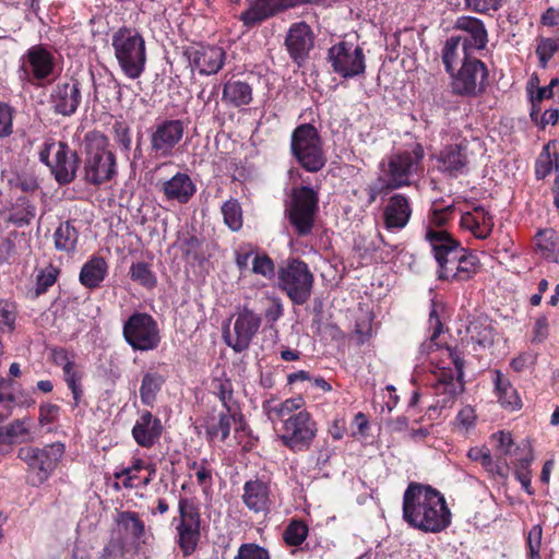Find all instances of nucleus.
I'll list each match as a JSON object with an SVG mask.
<instances>
[{"instance_id":"nucleus-46","label":"nucleus","mask_w":559,"mask_h":559,"mask_svg":"<svg viewBox=\"0 0 559 559\" xmlns=\"http://www.w3.org/2000/svg\"><path fill=\"white\" fill-rule=\"evenodd\" d=\"M118 523L123 530L134 538H140L144 535L145 525L135 512H121L118 515Z\"/></svg>"},{"instance_id":"nucleus-40","label":"nucleus","mask_w":559,"mask_h":559,"mask_svg":"<svg viewBox=\"0 0 559 559\" xmlns=\"http://www.w3.org/2000/svg\"><path fill=\"white\" fill-rule=\"evenodd\" d=\"M79 231L70 222L61 223L53 233V243L58 251L72 253L76 250Z\"/></svg>"},{"instance_id":"nucleus-8","label":"nucleus","mask_w":559,"mask_h":559,"mask_svg":"<svg viewBox=\"0 0 559 559\" xmlns=\"http://www.w3.org/2000/svg\"><path fill=\"white\" fill-rule=\"evenodd\" d=\"M447 353L454 369L439 368L435 372V382L432 389L436 396V407L448 408L451 407L455 397L463 392V367L464 361L460 353L455 348L447 347Z\"/></svg>"},{"instance_id":"nucleus-62","label":"nucleus","mask_w":559,"mask_h":559,"mask_svg":"<svg viewBox=\"0 0 559 559\" xmlns=\"http://www.w3.org/2000/svg\"><path fill=\"white\" fill-rule=\"evenodd\" d=\"M465 2L471 10L486 13L490 10L497 11L501 7L502 0H465Z\"/></svg>"},{"instance_id":"nucleus-32","label":"nucleus","mask_w":559,"mask_h":559,"mask_svg":"<svg viewBox=\"0 0 559 559\" xmlns=\"http://www.w3.org/2000/svg\"><path fill=\"white\" fill-rule=\"evenodd\" d=\"M222 100L236 108L249 105L252 100V87L245 81L230 79L223 86Z\"/></svg>"},{"instance_id":"nucleus-15","label":"nucleus","mask_w":559,"mask_h":559,"mask_svg":"<svg viewBox=\"0 0 559 559\" xmlns=\"http://www.w3.org/2000/svg\"><path fill=\"white\" fill-rule=\"evenodd\" d=\"M329 61L335 73L350 79L365 73L366 59L361 47L341 41L329 49Z\"/></svg>"},{"instance_id":"nucleus-45","label":"nucleus","mask_w":559,"mask_h":559,"mask_svg":"<svg viewBox=\"0 0 559 559\" xmlns=\"http://www.w3.org/2000/svg\"><path fill=\"white\" fill-rule=\"evenodd\" d=\"M454 262L456 263V272L454 281L463 282L472 277L477 271V258L473 254L466 253L465 249L456 255Z\"/></svg>"},{"instance_id":"nucleus-17","label":"nucleus","mask_w":559,"mask_h":559,"mask_svg":"<svg viewBox=\"0 0 559 559\" xmlns=\"http://www.w3.org/2000/svg\"><path fill=\"white\" fill-rule=\"evenodd\" d=\"M261 322L262 319L259 314L243 307L235 316L233 332L225 331L224 333L226 344L237 353L243 352L259 331Z\"/></svg>"},{"instance_id":"nucleus-55","label":"nucleus","mask_w":559,"mask_h":559,"mask_svg":"<svg viewBox=\"0 0 559 559\" xmlns=\"http://www.w3.org/2000/svg\"><path fill=\"white\" fill-rule=\"evenodd\" d=\"M542 536L543 528L539 524L534 525L527 535V548L531 559H542L540 557V548H542Z\"/></svg>"},{"instance_id":"nucleus-10","label":"nucleus","mask_w":559,"mask_h":559,"mask_svg":"<svg viewBox=\"0 0 559 559\" xmlns=\"http://www.w3.org/2000/svg\"><path fill=\"white\" fill-rule=\"evenodd\" d=\"M488 69L479 59L465 55L459 71L451 75V88L455 95L475 97L488 85Z\"/></svg>"},{"instance_id":"nucleus-53","label":"nucleus","mask_w":559,"mask_h":559,"mask_svg":"<svg viewBox=\"0 0 559 559\" xmlns=\"http://www.w3.org/2000/svg\"><path fill=\"white\" fill-rule=\"evenodd\" d=\"M63 374L64 381L67 382L69 389L71 390L76 405L82 394V390L80 386L81 374L78 371L73 370V362H67L66 366H63Z\"/></svg>"},{"instance_id":"nucleus-19","label":"nucleus","mask_w":559,"mask_h":559,"mask_svg":"<svg viewBox=\"0 0 559 559\" xmlns=\"http://www.w3.org/2000/svg\"><path fill=\"white\" fill-rule=\"evenodd\" d=\"M55 69L53 56L41 45L32 46L22 59L19 73L22 81L31 82V76L37 81L47 79Z\"/></svg>"},{"instance_id":"nucleus-43","label":"nucleus","mask_w":559,"mask_h":559,"mask_svg":"<svg viewBox=\"0 0 559 559\" xmlns=\"http://www.w3.org/2000/svg\"><path fill=\"white\" fill-rule=\"evenodd\" d=\"M214 394L219 400V405L215 407L231 409V412L240 411L237 401L234 399L231 382L227 379H216L213 381Z\"/></svg>"},{"instance_id":"nucleus-64","label":"nucleus","mask_w":559,"mask_h":559,"mask_svg":"<svg viewBox=\"0 0 559 559\" xmlns=\"http://www.w3.org/2000/svg\"><path fill=\"white\" fill-rule=\"evenodd\" d=\"M191 467L197 471L195 477L198 484L204 489L210 488L212 486V472L203 464H198L197 462H193Z\"/></svg>"},{"instance_id":"nucleus-51","label":"nucleus","mask_w":559,"mask_h":559,"mask_svg":"<svg viewBox=\"0 0 559 559\" xmlns=\"http://www.w3.org/2000/svg\"><path fill=\"white\" fill-rule=\"evenodd\" d=\"M308 535V526L301 521H293L284 532V539L290 546H299Z\"/></svg>"},{"instance_id":"nucleus-59","label":"nucleus","mask_w":559,"mask_h":559,"mask_svg":"<svg viewBox=\"0 0 559 559\" xmlns=\"http://www.w3.org/2000/svg\"><path fill=\"white\" fill-rule=\"evenodd\" d=\"M234 559H269V554L255 544H243Z\"/></svg>"},{"instance_id":"nucleus-27","label":"nucleus","mask_w":559,"mask_h":559,"mask_svg":"<svg viewBox=\"0 0 559 559\" xmlns=\"http://www.w3.org/2000/svg\"><path fill=\"white\" fill-rule=\"evenodd\" d=\"M412 215V207L403 194H394L383 210L384 225L388 230L404 228Z\"/></svg>"},{"instance_id":"nucleus-52","label":"nucleus","mask_w":559,"mask_h":559,"mask_svg":"<svg viewBox=\"0 0 559 559\" xmlns=\"http://www.w3.org/2000/svg\"><path fill=\"white\" fill-rule=\"evenodd\" d=\"M559 49V43L556 38H542L538 41L536 48V55L538 56L542 68H546L548 61Z\"/></svg>"},{"instance_id":"nucleus-21","label":"nucleus","mask_w":559,"mask_h":559,"mask_svg":"<svg viewBox=\"0 0 559 559\" xmlns=\"http://www.w3.org/2000/svg\"><path fill=\"white\" fill-rule=\"evenodd\" d=\"M190 66L197 69L201 75L217 73L225 63L226 53L217 46H200L187 50Z\"/></svg>"},{"instance_id":"nucleus-31","label":"nucleus","mask_w":559,"mask_h":559,"mask_svg":"<svg viewBox=\"0 0 559 559\" xmlns=\"http://www.w3.org/2000/svg\"><path fill=\"white\" fill-rule=\"evenodd\" d=\"M242 501L254 513L265 512L270 506V488L260 479L246 481Z\"/></svg>"},{"instance_id":"nucleus-24","label":"nucleus","mask_w":559,"mask_h":559,"mask_svg":"<svg viewBox=\"0 0 559 559\" xmlns=\"http://www.w3.org/2000/svg\"><path fill=\"white\" fill-rule=\"evenodd\" d=\"M247 2L248 9L239 15V20L247 27H252L278 11L295 5V0H247Z\"/></svg>"},{"instance_id":"nucleus-3","label":"nucleus","mask_w":559,"mask_h":559,"mask_svg":"<svg viewBox=\"0 0 559 559\" xmlns=\"http://www.w3.org/2000/svg\"><path fill=\"white\" fill-rule=\"evenodd\" d=\"M108 146V139L98 132L85 136L84 179L87 183L100 186L117 174L116 157Z\"/></svg>"},{"instance_id":"nucleus-47","label":"nucleus","mask_w":559,"mask_h":559,"mask_svg":"<svg viewBox=\"0 0 559 559\" xmlns=\"http://www.w3.org/2000/svg\"><path fill=\"white\" fill-rule=\"evenodd\" d=\"M222 213L225 224L233 230L237 231L242 227V211L237 200L230 199L222 206Z\"/></svg>"},{"instance_id":"nucleus-48","label":"nucleus","mask_w":559,"mask_h":559,"mask_svg":"<svg viewBox=\"0 0 559 559\" xmlns=\"http://www.w3.org/2000/svg\"><path fill=\"white\" fill-rule=\"evenodd\" d=\"M130 277L133 282L146 288H153L157 283L155 274L145 262L132 263L130 266Z\"/></svg>"},{"instance_id":"nucleus-36","label":"nucleus","mask_w":559,"mask_h":559,"mask_svg":"<svg viewBox=\"0 0 559 559\" xmlns=\"http://www.w3.org/2000/svg\"><path fill=\"white\" fill-rule=\"evenodd\" d=\"M165 381V377L157 371L150 370L145 372L140 385L141 402L146 406L153 407Z\"/></svg>"},{"instance_id":"nucleus-6","label":"nucleus","mask_w":559,"mask_h":559,"mask_svg":"<svg viewBox=\"0 0 559 559\" xmlns=\"http://www.w3.org/2000/svg\"><path fill=\"white\" fill-rule=\"evenodd\" d=\"M39 159L46 164L60 185L74 180L80 164L79 155L66 142L48 139L39 152Z\"/></svg>"},{"instance_id":"nucleus-30","label":"nucleus","mask_w":559,"mask_h":559,"mask_svg":"<svg viewBox=\"0 0 559 559\" xmlns=\"http://www.w3.org/2000/svg\"><path fill=\"white\" fill-rule=\"evenodd\" d=\"M162 191L167 200L187 203L195 193V186L189 175L177 173L162 183Z\"/></svg>"},{"instance_id":"nucleus-61","label":"nucleus","mask_w":559,"mask_h":559,"mask_svg":"<svg viewBox=\"0 0 559 559\" xmlns=\"http://www.w3.org/2000/svg\"><path fill=\"white\" fill-rule=\"evenodd\" d=\"M12 133V109L9 105L0 102V136H8Z\"/></svg>"},{"instance_id":"nucleus-25","label":"nucleus","mask_w":559,"mask_h":559,"mask_svg":"<svg viewBox=\"0 0 559 559\" xmlns=\"http://www.w3.org/2000/svg\"><path fill=\"white\" fill-rule=\"evenodd\" d=\"M289 56L297 62L302 61L313 47V35L304 22L293 24L285 38Z\"/></svg>"},{"instance_id":"nucleus-41","label":"nucleus","mask_w":559,"mask_h":559,"mask_svg":"<svg viewBox=\"0 0 559 559\" xmlns=\"http://www.w3.org/2000/svg\"><path fill=\"white\" fill-rule=\"evenodd\" d=\"M536 248L540 255L549 261L559 263V238L554 229L539 230L536 236Z\"/></svg>"},{"instance_id":"nucleus-50","label":"nucleus","mask_w":559,"mask_h":559,"mask_svg":"<svg viewBox=\"0 0 559 559\" xmlns=\"http://www.w3.org/2000/svg\"><path fill=\"white\" fill-rule=\"evenodd\" d=\"M532 460L533 454L528 449L527 454L524 457H521L516 464H513L515 466L516 479L521 483L523 489L530 495L533 493L531 489V472L528 469V465Z\"/></svg>"},{"instance_id":"nucleus-56","label":"nucleus","mask_w":559,"mask_h":559,"mask_svg":"<svg viewBox=\"0 0 559 559\" xmlns=\"http://www.w3.org/2000/svg\"><path fill=\"white\" fill-rule=\"evenodd\" d=\"M274 263L266 254H255L252 260V273L271 278L274 275Z\"/></svg>"},{"instance_id":"nucleus-14","label":"nucleus","mask_w":559,"mask_h":559,"mask_svg":"<svg viewBox=\"0 0 559 559\" xmlns=\"http://www.w3.org/2000/svg\"><path fill=\"white\" fill-rule=\"evenodd\" d=\"M185 123L180 119H164L150 133V153L155 158H168L183 139Z\"/></svg>"},{"instance_id":"nucleus-33","label":"nucleus","mask_w":559,"mask_h":559,"mask_svg":"<svg viewBox=\"0 0 559 559\" xmlns=\"http://www.w3.org/2000/svg\"><path fill=\"white\" fill-rule=\"evenodd\" d=\"M492 441H496V455L497 463H500L502 466V476L504 475V469L508 468L510 464H516L521 457L516 456V452L520 450L519 447H514L513 440L509 432L499 431L491 437Z\"/></svg>"},{"instance_id":"nucleus-23","label":"nucleus","mask_w":559,"mask_h":559,"mask_svg":"<svg viewBox=\"0 0 559 559\" xmlns=\"http://www.w3.org/2000/svg\"><path fill=\"white\" fill-rule=\"evenodd\" d=\"M453 27L466 34L462 37L465 55H469L471 50H483L487 47L488 33L481 20L463 15L455 20Z\"/></svg>"},{"instance_id":"nucleus-57","label":"nucleus","mask_w":559,"mask_h":559,"mask_svg":"<svg viewBox=\"0 0 559 559\" xmlns=\"http://www.w3.org/2000/svg\"><path fill=\"white\" fill-rule=\"evenodd\" d=\"M144 468V463L141 460H136L131 466L124 468L121 473L116 474L117 478L124 477L123 479V486L129 488H136L139 487L138 480L139 475L142 469Z\"/></svg>"},{"instance_id":"nucleus-13","label":"nucleus","mask_w":559,"mask_h":559,"mask_svg":"<svg viewBox=\"0 0 559 559\" xmlns=\"http://www.w3.org/2000/svg\"><path fill=\"white\" fill-rule=\"evenodd\" d=\"M64 454V444L56 442L41 449L24 447L19 450L17 456L24 461L28 467L36 472L34 485L43 484L50 474L57 468Z\"/></svg>"},{"instance_id":"nucleus-7","label":"nucleus","mask_w":559,"mask_h":559,"mask_svg":"<svg viewBox=\"0 0 559 559\" xmlns=\"http://www.w3.org/2000/svg\"><path fill=\"white\" fill-rule=\"evenodd\" d=\"M314 277L306 262L292 259L278 271V287L295 305H304L311 296Z\"/></svg>"},{"instance_id":"nucleus-38","label":"nucleus","mask_w":559,"mask_h":559,"mask_svg":"<svg viewBox=\"0 0 559 559\" xmlns=\"http://www.w3.org/2000/svg\"><path fill=\"white\" fill-rule=\"evenodd\" d=\"M495 388L498 400L503 407L518 409L521 407V399L516 390L512 386L509 379H507L499 370L495 371Z\"/></svg>"},{"instance_id":"nucleus-26","label":"nucleus","mask_w":559,"mask_h":559,"mask_svg":"<svg viewBox=\"0 0 559 559\" xmlns=\"http://www.w3.org/2000/svg\"><path fill=\"white\" fill-rule=\"evenodd\" d=\"M426 239L431 246L437 262L448 258H450V262H454L456 255L464 249L447 230L429 228L426 233Z\"/></svg>"},{"instance_id":"nucleus-12","label":"nucleus","mask_w":559,"mask_h":559,"mask_svg":"<svg viewBox=\"0 0 559 559\" xmlns=\"http://www.w3.org/2000/svg\"><path fill=\"white\" fill-rule=\"evenodd\" d=\"M123 337L134 350L141 352L156 349L160 343L157 322L147 313L132 314L123 325Z\"/></svg>"},{"instance_id":"nucleus-11","label":"nucleus","mask_w":559,"mask_h":559,"mask_svg":"<svg viewBox=\"0 0 559 559\" xmlns=\"http://www.w3.org/2000/svg\"><path fill=\"white\" fill-rule=\"evenodd\" d=\"M425 156L421 144H415L412 150L390 156L386 169L389 189H400L411 185V177L423 169Z\"/></svg>"},{"instance_id":"nucleus-9","label":"nucleus","mask_w":559,"mask_h":559,"mask_svg":"<svg viewBox=\"0 0 559 559\" xmlns=\"http://www.w3.org/2000/svg\"><path fill=\"white\" fill-rule=\"evenodd\" d=\"M179 516L173 523L177 532V544L185 557L192 555L199 544L201 514L192 500L181 497L178 501Z\"/></svg>"},{"instance_id":"nucleus-58","label":"nucleus","mask_w":559,"mask_h":559,"mask_svg":"<svg viewBox=\"0 0 559 559\" xmlns=\"http://www.w3.org/2000/svg\"><path fill=\"white\" fill-rule=\"evenodd\" d=\"M59 270L52 265H48L37 275V294L45 293L50 286H52L58 277Z\"/></svg>"},{"instance_id":"nucleus-44","label":"nucleus","mask_w":559,"mask_h":559,"mask_svg":"<svg viewBox=\"0 0 559 559\" xmlns=\"http://www.w3.org/2000/svg\"><path fill=\"white\" fill-rule=\"evenodd\" d=\"M467 456L475 462H479L481 466L492 475L502 476V466L497 461H493L490 450L486 447L471 448Z\"/></svg>"},{"instance_id":"nucleus-63","label":"nucleus","mask_w":559,"mask_h":559,"mask_svg":"<svg viewBox=\"0 0 559 559\" xmlns=\"http://www.w3.org/2000/svg\"><path fill=\"white\" fill-rule=\"evenodd\" d=\"M392 190L393 189H389V187H388V180L384 181L383 179L379 178L376 182H373L372 185H369L366 188V191L368 194L367 204L370 205V204L374 203L377 198L380 194H386Z\"/></svg>"},{"instance_id":"nucleus-34","label":"nucleus","mask_w":559,"mask_h":559,"mask_svg":"<svg viewBox=\"0 0 559 559\" xmlns=\"http://www.w3.org/2000/svg\"><path fill=\"white\" fill-rule=\"evenodd\" d=\"M107 274V263L102 257H93L81 269L80 282L87 288H96Z\"/></svg>"},{"instance_id":"nucleus-37","label":"nucleus","mask_w":559,"mask_h":559,"mask_svg":"<svg viewBox=\"0 0 559 559\" xmlns=\"http://www.w3.org/2000/svg\"><path fill=\"white\" fill-rule=\"evenodd\" d=\"M305 401L301 396L287 399L284 402L276 403L274 401H266L263 408L271 420L284 419L295 415L296 411L301 409Z\"/></svg>"},{"instance_id":"nucleus-22","label":"nucleus","mask_w":559,"mask_h":559,"mask_svg":"<svg viewBox=\"0 0 559 559\" xmlns=\"http://www.w3.org/2000/svg\"><path fill=\"white\" fill-rule=\"evenodd\" d=\"M240 411L231 412V409L214 407L205 417L204 428L207 438L212 441H225L230 433L233 425H240Z\"/></svg>"},{"instance_id":"nucleus-5","label":"nucleus","mask_w":559,"mask_h":559,"mask_svg":"<svg viewBox=\"0 0 559 559\" xmlns=\"http://www.w3.org/2000/svg\"><path fill=\"white\" fill-rule=\"evenodd\" d=\"M290 148L298 163L308 171H319L325 165L322 142L312 124H300L294 130Z\"/></svg>"},{"instance_id":"nucleus-60","label":"nucleus","mask_w":559,"mask_h":559,"mask_svg":"<svg viewBox=\"0 0 559 559\" xmlns=\"http://www.w3.org/2000/svg\"><path fill=\"white\" fill-rule=\"evenodd\" d=\"M549 147L550 143L544 146V151L536 162L535 173L538 179H544L552 170V160L550 158Z\"/></svg>"},{"instance_id":"nucleus-29","label":"nucleus","mask_w":559,"mask_h":559,"mask_svg":"<svg viewBox=\"0 0 559 559\" xmlns=\"http://www.w3.org/2000/svg\"><path fill=\"white\" fill-rule=\"evenodd\" d=\"M163 426L160 419L148 411L141 414L132 428L135 442L143 448H151L160 437Z\"/></svg>"},{"instance_id":"nucleus-20","label":"nucleus","mask_w":559,"mask_h":559,"mask_svg":"<svg viewBox=\"0 0 559 559\" xmlns=\"http://www.w3.org/2000/svg\"><path fill=\"white\" fill-rule=\"evenodd\" d=\"M81 100V87L76 80L58 83L50 94V104L53 112L64 117L75 114Z\"/></svg>"},{"instance_id":"nucleus-54","label":"nucleus","mask_w":559,"mask_h":559,"mask_svg":"<svg viewBox=\"0 0 559 559\" xmlns=\"http://www.w3.org/2000/svg\"><path fill=\"white\" fill-rule=\"evenodd\" d=\"M16 319L15 306L8 301H0V330L11 332L14 330Z\"/></svg>"},{"instance_id":"nucleus-35","label":"nucleus","mask_w":559,"mask_h":559,"mask_svg":"<svg viewBox=\"0 0 559 559\" xmlns=\"http://www.w3.org/2000/svg\"><path fill=\"white\" fill-rule=\"evenodd\" d=\"M29 419H16L7 426H0V444L26 442L32 439Z\"/></svg>"},{"instance_id":"nucleus-49","label":"nucleus","mask_w":559,"mask_h":559,"mask_svg":"<svg viewBox=\"0 0 559 559\" xmlns=\"http://www.w3.org/2000/svg\"><path fill=\"white\" fill-rule=\"evenodd\" d=\"M468 334L471 340L481 347L493 343V330L490 325L473 322L468 328Z\"/></svg>"},{"instance_id":"nucleus-28","label":"nucleus","mask_w":559,"mask_h":559,"mask_svg":"<svg viewBox=\"0 0 559 559\" xmlns=\"http://www.w3.org/2000/svg\"><path fill=\"white\" fill-rule=\"evenodd\" d=\"M461 227L478 239H487L493 228V217L484 206H474L461 216Z\"/></svg>"},{"instance_id":"nucleus-18","label":"nucleus","mask_w":559,"mask_h":559,"mask_svg":"<svg viewBox=\"0 0 559 559\" xmlns=\"http://www.w3.org/2000/svg\"><path fill=\"white\" fill-rule=\"evenodd\" d=\"M475 147H478V151L481 150V145L478 140H463L459 144L445 146L438 156L439 170L451 177H456L463 174L471 163V157L474 154Z\"/></svg>"},{"instance_id":"nucleus-16","label":"nucleus","mask_w":559,"mask_h":559,"mask_svg":"<svg viewBox=\"0 0 559 559\" xmlns=\"http://www.w3.org/2000/svg\"><path fill=\"white\" fill-rule=\"evenodd\" d=\"M317 433L316 423L306 411L284 419L281 440L294 451L307 449Z\"/></svg>"},{"instance_id":"nucleus-4","label":"nucleus","mask_w":559,"mask_h":559,"mask_svg":"<svg viewBox=\"0 0 559 559\" xmlns=\"http://www.w3.org/2000/svg\"><path fill=\"white\" fill-rule=\"evenodd\" d=\"M318 211L319 198L312 188L304 186L293 189L285 215L299 237L312 233Z\"/></svg>"},{"instance_id":"nucleus-2","label":"nucleus","mask_w":559,"mask_h":559,"mask_svg":"<svg viewBox=\"0 0 559 559\" xmlns=\"http://www.w3.org/2000/svg\"><path fill=\"white\" fill-rule=\"evenodd\" d=\"M111 45L122 73L139 79L146 64V46L143 36L134 28L121 27L114 35Z\"/></svg>"},{"instance_id":"nucleus-39","label":"nucleus","mask_w":559,"mask_h":559,"mask_svg":"<svg viewBox=\"0 0 559 559\" xmlns=\"http://www.w3.org/2000/svg\"><path fill=\"white\" fill-rule=\"evenodd\" d=\"M464 57L462 36H451L448 38L441 51V59L445 71L450 75H453V71L460 62L463 63Z\"/></svg>"},{"instance_id":"nucleus-42","label":"nucleus","mask_w":559,"mask_h":559,"mask_svg":"<svg viewBox=\"0 0 559 559\" xmlns=\"http://www.w3.org/2000/svg\"><path fill=\"white\" fill-rule=\"evenodd\" d=\"M36 216V207L25 197L16 199L9 213V221L17 226L28 225Z\"/></svg>"},{"instance_id":"nucleus-1","label":"nucleus","mask_w":559,"mask_h":559,"mask_svg":"<svg viewBox=\"0 0 559 559\" xmlns=\"http://www.w3.org/2000/svg\"><path fill=\"white\" fill-rule=\"evenodd\" d=\"M452 513L443 495L428 485L411 483L403 495V520L424 533H440L450 526Z\"/></svg>"}]
</instances>
